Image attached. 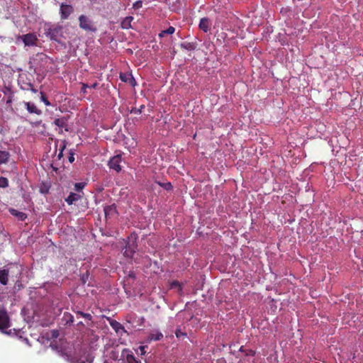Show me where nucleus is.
I'll use <instances>...</instances> for the list:
<instances>
[{"label":"nucleus","instance_id":"f257e3e1","mask_svg":"<svg viewBox=\"0 0 363 363\" xmlns=\"http://www.w3.org/2000/svg\"><path fill=\"white\" fill-rule=\"evenodd\" d=\"M62 26L59 24L51 25L45 24V34L51 40L60 42V39L63 36Z\"/></svg>","mask_w":363,"mask_h":363},{"label":"nucleus","instance_id":"f03ea898","mask_svg":"<svg viewBox=\"0 0 363 363\" xmlns=\"http://www.w3.org/2000/svg\"><path fill=\"white\" fill-rule=\"evenodd\" d=\"M79 28L86 32L95 33L97 28L94 21L85 15H81L79 17Z\"/></svg>","mask_w":363,"mask_h":363},{"label":"nucleus","instance_id":"7ed1b4c3","mask_svg":"<svg viewBox=\"0 0 363 363\" xmlns=\"http://www.w3.org/2000/svg\"><path fill=\"white\" fill-rule=\"evenodd\" d=\"M11 325L10 317L7 310L1 306L0 308V331L3 333L8 334L6 330Z\"/></svg>","mask_w":363,"mask_h":363},{"label":"nucleus","instance_id":"20e7f679","mask_svg":"<svg viewBox=\"0 0 363 363\" xmlns=\"http://www.w3.org/2000/svg\"><path fill=\"white\" fill-rule=\"evenodd\" d=\"M18 39H21L23 42L25 46H35L38 40L36 34L34 33L19 35L18 37Z\"/></svg>","mask_w":363,"mask_h":363},{"label":"nucleus","instance_id":"39448f33","mask_svg":"<svg viewBox=\"0 0 363 363\" xmlns=\"http://www.w3.org/2000/svg\"><path fill=\"white\" fill-rule=\"evenodd\" d=\"M122 162L121 155L113 156L108 162V167L115 170L116 172H120L122 169L121 163Z\"/></svg>","mask_w":363,"mask_h":363},{"label":"nucleus","instance_id":"423d86ee","mask_svg":"<svg viewBox=\"0 0 363 363\" xmlns=\"http://www.w3.org/2000/svg\"><path fill=\"white\" fill-rule=\"evenodd\" d=\"M74 11V9L72 6L66 4H62L60 5V18L62 20H66L68 18V17L70 16L71 13H72Z\"/></svg>","mask_w":363,"mask_h":363},{"label":"nucleus","instance_id":"0eeeda50","mask_svg":"<svg viewBox=\"0 0 363 363\" xmlns=\"http://www.w3.org/2000/svg\"><path fill=\"white\" fill-rule=\"evenodd\" d=\"M163 338V334L158 330H153L150 332L147 336L146 342L150 343L152 341H159Z\"/></svg>","mask_w":363,"mask_h":363},{"label":"nucleus","instance_id":"6e6552de","mask_svg":"<svg viewBox=\"0 0 363 363\" xmlns=\"http://www.w3.org/2000/svg\"><path fill=\"white\" fill-rule=\"evenodd\" d=\"M119 77L122 82L129 83L133 86L136 85V82L131 73H120Z\"/></svg>","mask_w":363,"mask_h":363},{"label":"nucleus","instance_id":"1a4fd4ad","mask_svg":"<svg viewBox=\"0 0 363 363\" xmlns=\"http://www.w3.org/2000/svg\"><path fill=\"white\" fill-rule=\"evenodd\" d=\"M211 21L208 18H202L200 20L199 27L203 30L204 33H207L210 30L211 28Z\"/></svg>","mask_w":363,"mask_h":363},{"label":"nucleus","instance_id":"9d476101","mask_svg":"<svg viewBox=\"0 0 363 363\" xmlns=\"http://www.w3.org/2000/svg\"><path fill=\"white\" fill-rule=\"evenodd\" d=\"M74 322V316L68 313L65 312L63 313V315L61 318V324H62L64 326H69L71 325Z\"/></svg>","mask_w":363,"mask_h":363},{"label":"nucleus","instance_id":"9b49d317","mask_svg":"<svg viewBox=\"0 0 363 363\" xmlns=\"http://www.w3.org/2000/svg\"><path fill=\"white\" fill-rule=\"evenodd\" d=\"M104 213L106 219L111 218L116 213V207L114 204L104 207Z\"/></svg>","mask_w":363,"mask_h":363},{"label":"nucleus","instance_id":"f8f14e48","mask_svg":"<svg viewBox=\"0 0 363 363\" xmlns=\"http://www.w3.org/2000/svg\"><path fill=\"white\" fill-rule=\"evenodd\" d=\"M9 272L7 269H0V283L2 285H7L9 282Z\"/></svg>","mask_w":363,"mask_h":363},{"label":"nucleus","instance_id":"ddd939ff","mask_svg":"<svg viewBox=\"0 0 363 363\" xmlns=\"http://www.w3.org/2000/svg\"><path fill=\"white\" fill-rule=\"evenodd\" d=\"M24 105L30 113H35L37 115H40L42 113V111L38 109L34 104L30 102H24Z\"/></svg>","mask_w":363,"mask_h":363},{"label":"nucleus","instance_id":"4468645a","mask_svg":"<svg viewBox=\"0 0 363 363\" xmlns=\"http://www.w3.org/2000/svg\"><path fill=\"white\" fill-rule=\"evenodd\" d=\"M109 324L117 333H120L121 330L126 333V330H125L124 327L117 320H110Z\"/></svg>","mask_w":363,"mask_h":363},{"label":"nucleus","instance_id":"2eb2a0df","mask_svg":"<svg viewBox=\"0 0 363 363\" xmlns=\"http://www.w3.org/2000/svg\"><path fill=\"white\" fill-rule=\"evenodd\" d=\"M81 196L78 194L71 192L69 195L65 199V201L69 204L72 205L75 201L81 199Z\"/></svg>","mask_w":363,"mask_h":363},{"label":"nucleus","instance_id":"dca6fc26","mask_svg":"<svg viewBox=\"0 0 363 363\" xmlns=\"http://www.w3.org/2000/svg\"><path fill=\"white\" fill-rule=\"evenodd\" d=\"M9 212L12 216L17 217L20 220L22 221L25 220L27 218V215L25 213L18 211L14 208H10Z\"/></svg>","mask_w":363,"mask_h":363},{"label":"nucleus","instance_id":"f3484780","mask_svg":"<svg viewBox=\"0 0 363 363\" xmlns=\"http://www.w3.org/2000/svg\"><path fill=\"white\" fill-rule=\"evenodd\" d=\"M10 157V153L8 151L0 150V164L8 162Z\"/></svg>","mask_w":363,"mask_h":363},{"label":"nucleus","instance_id":"a211bd4d","mask_svg":"<svg viewBox=\"0 0 363 363\" xmlns=\"http://www.w3.org/2000/svg\"><path fill=\"white\" fill-rule=\"evenodd\" d=\"M133 20V16H127L125 17L121 22V27L123 29H128L131 28V22Z\"/></svg>","mask_w":363,"mask_h":363},{"label":"nucleus","instance_id":"6ab92c4d","mask_svg":"<svg viewBox=\"0 0 363 363\" xmlns=\"http://www.w3.org/2000/svg\"><path fill=\"white\" fill-rule=\"evenodd\" d=\"M134 253H135L134 248H132L129 244L127 245L125 247V250L123 252V255L126 257L131 258V257H133Z\"/></svg>","mask_w":363,"mask_h":363},{"label":"nucleus","instance_id":"aec40b11","mask_svg":"<svg viewBox=\"0 0 363 363\" xmlns=\"http://www.w3.org/2000/svg\"><path fill=\"white\" fill-rule=\"evenodd\" d=\"M171 289H177L179 293L182 291V284L177 280L172 281L170 284Z\"/></svg>","mask_w":363,"mask_h":363},{"label":"nucleus","instance_id":"412c9836","mask_svg":"<svg viewBox=\"0 0 363 363\" xmlns=\"http://www.w3.org/2000/svg\"><path fill=\"white\" fill-rule=\"evenodd\" d=\"M174 32H175V28H174L173 26H169L167 29H166V30H162V31L159 34V37L162 38V37H163L165 34L171 35V34H173Z\"/></svg>","mask_w":363,"mask_h":363},{"label":"nucleus","instance_id":"4be33fe9","mask_svg":"<svg viewBox=\"0 0 363 363\" xmlns=\"http://www.w3.org/2000/svg\"><path fill=\"white\" fill-rule=\"evenodd\" d=\"M54 123L60 128H63L66 125V122L64 118H56L54 121Z\"/></svg>","mask_w":363,"mask_h":363},{"label":"nucleus","instance_id":"5701e85b","mask_svg":"<svg viewBox=\"0 0 363 363\" xmlns=\"http://www.w3.org/2000/svg\"><path fill=\"white\" fill-rule=\"evenodd\" d=\"M76 313L77 315H79L81 317H82L85 319H87L88 320L91 321V320H92V316L90 313H84L80 311H77Z\"/></svg>","mask_w":363,"mask_h":363},{"label":"nucleus","instance_id":"b1692460","mask_svg":"<svg viewBox=\"0 0 363 363\" xmlns=\"http://www.w3.org/2000/svg\"><path fill=\"white\" fill-rule=\"evenodd\" d=\"M158 184L160 186H162L167 191H171L173 189V186L170 182H167V183L158 182Z\"/></svg>","mask_w":363,"mask_h":363},{"label":"nucleus","instance_id":"393cba45","mask_svg":"<svg viewBox=\"0 0 363 363\" xmlns=\"http://www.w3.org/2000/svg\"><path fill=\"white\" fill-rule=\"evenodd\" d=\"M145 108V105H141L140 108H133L130 111L131 113L134 114H140L143 112V110Z\"/></svg>","mask_w":363,"mask_h":363},{"label":"nucleus","instance_id":"a878e982","mask_svg":"<svg viewBox=\"0 0 363 363\" xmlns=\"http://www.w3.org/2000/svg\"><path fill=\"white\" fill-rule=\"evenodd\" d=\"M9 185V181L6 177H0V187L6 188Z\"/></svg>","mask_w":363,"mask_h":363},{"label":"nucleus","instance_id":"bb28decb","mask_svg":"<svg viewBox=\"0 0 363 363\" xmlns=\"http://www.w3.org/2000/svg\"><path fill=\"white\" fill-rule=\"evenodd\" d=\"M126 361L128 363H141L140 361L136 360L133 354H128Z\"/></svg>","mask_w":363,"mask_h":363},{"label":"nucleus","instance_id":"cd10ccee","mask_svg":"<svg viewBox=\"0 0 363 363\" xmlns=\"http://www.w3.org/2000/svg\"><path fill=\"white\" fill-rule=\"evenodd\" d=\"M181 46L187 50H192L194 49V45L190 43L182 44Z\"/></svg>","mask_w":363,"mask_h":363},{"label":"nucleus","instance_id":"c85d7f7f","mask_svg":"<svg viewBox=\"0 0 363 363\" xmlns=\"http://www.w3.org/2000/svg\"><path fill=\"white\" fill-rule=\"evenodd\" d=\"M85 184L79 182L74 184V189L77 191L82 190L84 188Z\"/></svg>","mask_w":363,"mask_h":363},{"label":"nucleus","instance_id":"c756f323","mask_svg":"<svg viewBox=\"0 0 363 363\" xmlns=\"http://www.w3.org/2000/svg\"><path fill=\"white\" fill-rule=\"evenodd\" d=\"M23 89H26V90H30L33 93H36L37 92V89H35L34 88L33 84H31V83L27 84H26V87H24Z\"/></svg>","mask_w":363,"mask_h":363},{"label":"nucleus","instance_id":"7c9ffc66","mask_svg":"<svg viewBox=\"0 0 363 363\" xmlns=\"http://www.w3.org/2000/svg\"><path fill=\"white\" fill-rule=\"evenodd\" d=\"M175 335H176L177 337H178V338L186 336V333L182 332L180 329L176 330Z\"/></svg>","mask_w":363,"mask_h":363},{"label":"nucleus","instance_id":"2f4dec72","mask_svg":"<svg viewBox=\"0 0 363 363\" xmlns=\"http://www.w3.org/2000/svg\"><path fill=\"white\" fill-rule=\"evenodd\" d=\"M41 100L45 103L46 106L50 105V101L48 100L43 93H41Z\"/></svg>","mask_w":363,"mask_h":363},{"label":"nucleus","instance_id":"473e14b6","mask_svg":"<svg viewBox=\"0 0 363 363\" xmlns=\"http://www.w3.org/2000/svg\"><path fill=\"white\" fill-rule=\"evenodd\" d=\"M142 4L143 3L141 1H138L133 4V8L135 9H140L142 7Z\"/></svg>","mask_w":363,"mask_h":363},{"label":"nucleus","instance_id":"72a5a7b5","mask_svg":"<svg viewBox=\"0 0 363 363\" xmlns=\"http://www.w3.org/2000/svg\"><path fill=\"white\" fill-rule=\"evenodd\" d=\"M68 160L70 163H72L74 161V153L70 152L69 156L68 157Z\"/></svg>","mask_w":363,"mask_h":363},{"label":"nucleus","instance_id":"f704fd0d","mask_svg":"<svg viewBox=\"0 0 363 363\" xmlns=\"http://www.w3.org/2000/svg\"><path fill=\"white\" fill-rule=\"evenodd\" d=\"M216 363H229V362H228L224 357H220L216 360Z\"/></svg>","mask_w":363,"mask_h":363},{"label":"nucleus","instance_id":"c9c22d12","mask_svg":"<svg viewBox=\"0 0 363 363\" xmlns=\"http://www.w3.org/2000/svg\"><path fill=\"white\" fill-rule=\"evenodd\" d=\"M245 354L246 355L254 356L255 354V352L254 350H249L245 352Z\"/></svg>","mask_w":363,"mask_h":363},{"label":"nucleus","instance_id":"e433bc0d","mask_svg":"<svg viewBox=\"0 0 363 363\" xmlns=\"http://www.w3.org/2000/svg\"><path fill=\"white\" fill-rule=\"evenodd\" d=\"M86 88H89V85L85 83H82V91L83 93H86Z\"/></svg>","mask_w":363,"mask_h":363},{"label":"nucleus","instance_id":"4c0bfd02","mask_svg":"<svg viewBox=\"0 0 363 363\" xmlns=\"http://www.w3.org/2000/svg\"><path fill=\"white\" fill-rule=\"evenodd\" d=\"M65 147H66V145L64 143L60 152H59V155H58L59 158H60L62 156V152H63L64 149L65 148Z\"/></svg>","mask_w":363,"mask_h":363},{"label":"nucleus","instance_id":"58836bf2","mask_svg":"<svg viewBox=\"0 0 363 363\" xmlns=\"http://www.w3.org/2000/svg\"><path fill=\"white\" fill-rule=\"evenodd\" d=\"M59 335V333H58V331L57 330H52V337H54V338H56Z\"/></svg>","mask_w":363,"mask_h":363},{"label":"nucleus","instance_id":"ea45409f","mask_svg":"<svg viewBox=\"0 0 363 363\" xmlns=\"http://www.w3.org/2000/svg\"><path fill=\"white\" fill-rule=\"evenodd\" d=\"M98 86V83L95 82L92 84L91 85H89V88L96 89Z\"/></svg>","mask_w":363,"mask_h":363},{"label":"nucleus","instance_id":"a19ab883","mask_svg":"<svg viewBox=\"0 0 363 363\" xmlns=\"http://www.w3.org/2000/svg\"><path fill=\"white\" fill-rule=\"evenodd\" d=\"M145 347H147V346H141V347H140V351H141V352H142L143 354L145 352Z\"/></svg>","mask_w":363,"mask_h":363},{"label":"nucleus","instance_id":"79ce46f5","mask_svg":"<svg viewBox=\"0 0 363 363\" xmlns=\"http://www.w3.org/2000/svg\"><path fill=\"white\" fill-rule=\"evenodd\" d=\"M239 351L241 352H245L246 351L244 350V347L241 346L239 349Z\"/></svg>","mask_w":363,"mask_h":363},{"label":"nucleus","instance_id":"37998d69","mask_svg":"<svg viewBox=\"0 0 363 363\" xmlns=\"http://www.w3.org/2000/svg\"><path fill=\"white\" fill-rule=\"evenodd\" d=\"M77 325H84V323L82 321H80V322L78 323Z\"/></svg>","mask_w":363,"mask_h":363},{"label":"nucleus","instance_id":"c03bdc74","mask_svg":"<svg viewBox=\"0 0 363 363\" xmlns=\"http://www.w3.org/2000/svg\"><path fill=\"white\" fill-rule=\"evenodd\" d=\"M82 279L83 283L84 284L85 283V280L84 279V276L82 277Z\"/></svg>","mask_w":363,"mask_h":363},{"label":"nucleus","instance_id":"a18cd8bd","mask_svg":"<svg viewBox=\"0 0 363 363\" xmlns=\"http://www.w3.org/2000/svg\"><path fill=\"white\" fill-rule=\"evenodd\" d=\"M239 363V362H238Z\"/></svg>","mask_w":363,"mask_h":363}]
</instances>
